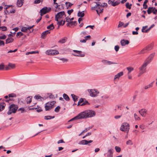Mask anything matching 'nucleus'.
Segmentation results:
<instances>
[{
  "mask_svg": "<svg viewBox=\"0 0 157 157\" xmlns=\"http://www.w3.org/2000/svg\"><path fill=\"white\" fill-rule=\"evenodd\" d=\"M80 119H86L94 117L95 115V112L94 110L87 109L79 114Z\"/></svg>",
  "mask_w": 157,
  "mask_h": 157,
  "instance_id": "1",
  "label": "nucleus"
},
{
  "mask_svg": "<svg viewBox=\"0 0 157 157\" xmlns=\"http://www.w3.org/2000/svg\"><path fill=\"white\" fill-rule=\"evenodd\" d=\"M56 103L55 101L48 102L45 104L44 107L46 111H49L54 107V105Z\"/></svg>",
  "mask_w": 157,
  "mask_h": 157,
  "instance_id": "2",
  "label": "nucleus"
},
{
  "mask_svg": "<svg viewBox=\"0 0 157 157\" xmlns=\"http://www.w3.org/2000/svg\"><path fill=\"white\" fill-rule=\"evenodd\" d=\"M18 108V107L17 105L13 104H11L9 106V109L7 113V114L8 115H10L12 113H15Z\"/></svg>",
  "mask_w": 157,
  "mask_h": 157,
  "instance_id": "3",
  "label": "nucleus"
},
{
  "mask_svg": "<svg viewBox=\"0 0 157 157\" xmlns=\"http://www.w3.org/2000/svg\"><path fill=\"white\" fill-rule=\"evenodd\" d=\"M120 130L124 132H127L128 133L129 129V125L127 123H123L120 128Z\"/></svg>",
  "mask_w": 157,
  "mask_h": 157,
  "instance_id": "4",
  "label": "nucleus"
},
{
  "mask_svg": "<svg viewBox=\"0 0 157 157\" xmlns=\"http://www.w3.org/2000/svg\"><path fill=\"white\" fill-rule=\"evenodd\" d=\"M88 91L89 93L90 96L92 97L97 96L99 93V92L96 89H89Z\"/></svg>",
  "mask_w": 157,
  "mask_h": 157,
  "instance_id": "5",
  "label": "nucleus"
},
{
  "mask_svg": "<svg viewBox=\"0 0 157 157\" xmlns=\"http://www.w3.org/2000/svg\"><path fill=\"white\" fill-rule=\"evenodd\" d=\"M46 54L48 55L54 56L59 54V52L56 50L49 49L47 50L45 52Z\"/></svg>",
  "mask_w": 157,
  "mask_h": 157,
  "instance_id": "6",
  "label": "nucleus"
},
{
  "mask_svg": "<svg viewBox=\"0 0 157 157\" xmlns=\"http://www.w3.org/2000/svg\"><path fill=\"white\" fill-rule=\"evenodd\" d=\"M148 64L149 62H147L145 61L141 67L139 69L140 71L141 72V73H144L146 71V67Z\"/></svg>",
  "mask_w": 157,
  "mask_h": 157,
  "instance_id": "7",
  "label": "nucleus"
},
{
  "mask_svg": "<svg viewBox=\"0 0 157 157\" xmlns=\"http://www.w3.org/2000/svg\"><path fill=\"white\" fill-rule=\"evenodd\" d=\"M51 8L50 7L48 8L47 7H44L40 10L41 15L42 16V15H44L46 13L49 12L51 11Z\"/></svg>",
  "mask_w": 157,
  "mask_h": 157,
  "instance_id": "8",
  "label": "nucleus"
},
{
  "mask_svg": "<svg viewBox=\"0 0 157 157\" xmlns=\"http://www.w3.org/2000/svg\"><path fill=\"white\" fill-rule=\"evenodd\" d=\"M73 51L78 54H72V55L74 56L80 57H83L85 56V54H81L82 52V51H81L76 50H73Z\"/></svg>",
  "mask_w": 157,
  "mask_h": 157,
  "instance_id": "9",
  "label": "nucleus"
},
{
  "mask_svg": "<svg viewBox=\"0 0 157 157\" xmlns=\"http://www.w3.org/2000/svg\"><path fill=\"white\" fill-rule=\"evenodd\" d=\"M147 12L148 14H150L152 12L153 14H155L157 13V10L155 7H149L147 10Z\"/></svg>",
  "mask_w": 157,
  "mask_h": 157,
  "instance_id": "10",
  "label": "nucleus"
},
{
  "mask_svg": "<svg viewBox=\"0 0 157 157\" xmlns=\"http://www.w3.org/2000/svg\"><path fill=\"white\" fill-rule=\"evenodd\" d=\"M152 48L151 45H148L143 49L139 52L140 54H143L147 52V51L150 50Z\"/></svg>",
  "mask_w": 157,
  "mask_h": 157,
  "instance_id": "11",
  "label": "nucleus"
},
{
  "mask_svg": "<svg viewBox=\"0 0 157 157\" xmlns=\"http://www.w3.org/2000/svg\"><path fill=\"white\" fill-rule=\"evenodd\" d=\"M101 62L103 63L104 65H110L111 64H117V63H116L113 62H111V61H108L105 59H103L101 60Z\"/></svg>",
  "mask_w": 157,
  "mask_h": 157,
  "instance_id": "12",
  "label": "nucleus"
},
{
  "mask_svg": "<svg viewBox=\"0 0 157 157\" xmlns=\"http://www.w3.org/2000/svg\"><path fill=\"white\" fill-rule=\"evenodd\" d=\"M147 111L144 109H141L139 111V113L143 117H145L147 113Z\"/></svg>",
  "mask_w": 157,
  "mask_h": 157,
  "instance_id": "13",
  "label": "nucleus"
},
{
  "mask_svg": "<svg viewBox=\"0 0 157 157\" xmlns=\"http://www.w3.org/2000/svg\"><path fill=\"white\" fill-rule=\"evenodd\" d=\"M34 26L33 25L31 26H28V27H22L21 29V31L23 32H26L28 30H30L33 28Z\"/></svg>",
  "mask_w": 157,
  "mask_h": 157,
  "instance_id": "14",
  "label": "nucleus"
},
{
  "mask_svg": "<svg viewBox=\"0 0 157 157\" xmlns=\"http://www.w3.org/2000/svg\"><path fill=\"white\" fill-rule=\"evenodd\" d=\"M155 53H153L151 54L150 56L148 57V58L145 61L146 62H149V63L151 61V60L152 59L153 57L154 56Z\"/></svg>",
  "mask_w": 157,
  "mask_h": 157,
  "instance_id": "15",
  "label": "nucleus"
},
{
  "mask_svg": "<svg viewBox=\"0 0 157 157\" xmlns=\"http://www.w3.org/2000/svg\"><path fill=\"white\" fill-rule=\"evenodd\" d=\"M129 41L126 40H122L121 41V44L122 46H124L129 44Z\"/></svg>",
  "mask_w": 157,
  "mask_h": 157,
  "instance_id": "16",
  "label": "nucleus"
},
{
  "mask_svg": "<svg viewBox=\"0 0 157 157\" xmlns=\"http://www.w3.org/2000/svg\"><path fill=\"white\" fill-rule=\"evenodd\" d=\"M65 15V13L64 11H61L58 13L56 15V17H57L59 18L62 17L63 16Z\"/></svg>",
  "mask_w": 157,
  "mask_h": 157,
  "instance_id": "17",
  "label": "nucleus"
},
{
  "mask_svg": "<svg viewBox=\"0 0 157 157\" xmlns=\"http://www.w3.org/2000/svg\"><path fill=\"white\" fill-rule=\"evenodd\" d=\"M8 97L9 98V100H7L6 101V102H8L10 100H11L12 99L10 98H15L16 97V95L13 93L11 94H9L8 95Z\"/></svg>",
  "mask_w": 157,
  "mask_h": 157,
  "instance_id": "18",
  "label": "nucleus"
},
{
  "mask_svg": "<svg viewBox=\"0 0 157 157\" xmlns=\"http://www.w3.org/2000/svg\"><path fill=\"white\" fill-rule=\"evenodd\" d=\"M6 105L4 102L0 103V112L4 109Z\"/></svg>",
  "mask_w": 157,
  "mask_h": 157,
  "instance_id": "19",
  "label": "nucleus"
},
{
  "mask_svg": "<svg viewBox=\"0 0 157 157\" xmlns=\"http://www.w3.org/2000/svg\"><path fill=\"white\" fill-rule=\"evenodd\" d=\"M67 40L66 37H64L60 39L58 41V43L61 44H63L66 42Z\"/></svg>",
  "mask_w": 157,
  "mask_h": 157,
  "instance_id": "20",
  "label": "nucleus"
},
{
  "mask_svg": "<svg viewBox=\"0 0 157 157\" xmlns=\"http://www.w3.org/2000/svg\"><path fill=\"white\" fill-rule=\"evenodd\" d=\"M124 73L122 71L118 73L117 74L115 75L114 76V79H116L117 78H119L121 76L123 75Z\"/></svg>",
  "mask_w": 157,
  "mask_h": 157,
  "instance_id": "21",
  "label": "nucleus"
},
{
  "mask_svg": "<svg viewBox=\"0 0 157 157\" xmlns=\"http://www.w3.org/2000/svg\"><path fill=\"white\" fill-rule=\"evenodd\" d=\"M50 32L49 30H46L42 33L41 35V37L43 39H44L45 38L46 35L50 33Z\"/></svg>",
  "mask_w": 157,
  "mask_h": 157,
  "instance_id": "22",
  "label": "nucleus"
},
{
  "mask_svg": "<svg viewBox=\"0 0 157 157\" xmlns=\"http://www.w3.org/2000/svg\"><path fill=\"white\" fill-rule=\"evenodd\" d=\"M34 98L36 99L39 100L41 101H43L44 100V98H43L41 97L39 95H35L34 96Z\"/></svg>",
  "mask_w": 157,
  "mask_h": 157,
  "instance_id": "23",
  "label": "nucleus"
},
{
  "mask_svg": "<svg viewBox=\"0 0 157 157\" xmlns=\"http://www.w3.org/2000/svg\"><path fill=\"white\" fill-rule=\"evenodd\" d=\"M24 0H17V5L18 7H21L23 5V3Z\"/></svg>",
  "mask_w": 157,
  "mask_h": 157,
  "instance_id": "24",
  "label": "nucleus"
},
{
  "mask_svg": "<svg viewBox=\"0 0 157 157\" xmlns=\"http://www.w3.org/2000/svg\"><path fill=\"white\" fill-rule=\"evenodd\" d=\"M154 82V81L152 82H151V83H150L149 84L145 86L144 87V89L147 90L149 88L152 87L153 86V84Z\"/></svg>",
  "mask_w": 157,
  "mask_h": 157,
  "instance_id": "25",
  "label": "nucleus"
},
{
  "mask_svg": "<svg viewBox=\"0 0 157 157\" xmlns=\"http://www.w3.org/2000/svg\"><path fill=\"white\" fill-rule=\"evenodd\" d=\"M32 97H28L26 99V101L27 104H30L32 101Z\"/></svg>",
  "mask_w": 157,
  "mask_h": 157,
  "instance_id": "26",
  "label": "nucleus"
},
{
  "mask_svg": "<svg viewBox=\"0 0 157 157\" xmlns=\"http://www.w3.org/2000/svg\"><path fill=\"white\" fill-rule=\"evenodd\" d=\"M13 41V39L11 38H8L6 40V44L12 43Z\"/></svg>",
  "mask_w": 157,
  "mask_h": 157,
  "instance_id": "27",
  "label": "nucleus"
},
{
  "mask_svg": "<svg viewBox=\"0 0 157 157\" xmlns=\"http://www.w3.org/2000/svg\"><path fill=\"white\" fill-rule=\"evenodd\" d=\"M120 3V2L119 1H117L115 2H113L111 3L110 4L113 6H116L118 5Z\"/></svg>",
  "mask_w": 157,
  "mask_h": 157,
  "instance_id": "28",
  "label": "nucleus"
},
{
  "mask_svg": "<svg viewBox=\"0 0 157 157\" xmlns=\"http://www.w3.org/2000/svg\"><path fill=\"white\" fill-rule=\"evenodd\" d=\"M84 11L82 12H80V11H79L78 13V17H83L84 16V14L83 13Z\"/></svg>",
  "mask_w": 157,
  "mask_h": 157,
  "instance_id": "29",
  "label": "nucleus"
},
{
  "mask_svg": "<svg viewBox=\"0 0 157 157\" xmlns=\"http://www.w3.org/2000/svg\"><path fill=\"white\" fill-rule=\"evenodd\" d=\"M80 119L79 114H78L77 116L74 117V118L70 119L69 121H71L74 120H77V119Z\"/></svg>",
  "mask_w": 157,
  "mask_h": 157,
  "instance_id": "30",
  "label": "nucleus"
},
{
  "mask_svg": "<svg viewBox=\"0 0 157 157\" xmlns=\"http://www.w3.org/2000/svg\"><path fill=\"white\" fill-rule=\"evenodd\" d=\"M55 116H45L44 117V119L46 120H48L54 118Z\"/></svg>",
  "mask_w": 157,
  "mask_h": 157,
  "instance_id": "31",
  "label": "nucleus"
},
{
  "mask_svg": "<svg viewBox=\"0 0 157 157\" xmlns=\"http://www.w3.org/2000/svg\"><path fill=\"white\" fill-rule=\"evenodd\" d=\"M63 97L67 101H69L70 100V98L66 94L64 93L63 94Z\"/></svg>",
  "mask_w": 157,
  "mask_h": 157,
  "instance_id": "32",
  "label": "nucleus"
},
{
  "mask_svg": "<svg viewBox=\"0 0 157 157\" xmlns=\"http://www.w3.org/2000/svg\"><path fill=\"white\" fill-rule=\"evenodd\" d=\"M38 107V105L34 106V105L31 106L28 108L29 110L36 109H37Z\"/></svg>",
  "mask_w": 157,
  "mask_h": 157,
  "instance_id": "33",
  "label": "nucleus"
},
{
  "mask_svg": "<svg viewBox=\"0 0 157 157\" xmlns=\"http://www.w3.org/2000/svg\"><path fill=\"white\" fill-rule=\"evenodd\" d=\"M73 100L75 102L76 101L78 100V97L74 94H71Z\"/></svg>",
  "mask_w": 157,
  "mask_h": 157,
  "instance_id": "34",
  "label": "nucleus"
},
{
  "mask_svg": "<svg viewBox=\"0 0 157 157\" xmlns=\"http://www.w3.org/2000/svg\"><path fill=\"white\" fill-rule=\"evenodd\" d=\"M39 51H32L27 52L26 53V55H28L29 54H32L35 53H38Z\"/></svg>",
  "mask_w": 157,
  "mask_h": 157,
  "instance_id": "35",
  "label": "nucleus"
},
{
  "mask_svg": "<svg viewBox=\"0 0 157 157\" xmlns=\"http://www.w3.org/2000/svg\"><path fill=\"white\" fill-rule=\"evenodd\" d=\"M148 2V0H145L144 2V4H143V8L144 9H146L147 7V5H146L147 3Z\"/></svg>",
  "mask_w": 157,
  "mask_h": 157,
  "instance_id": "36",
  "label": "nucleus"
},
{
  "mask_svg": "<svg viewBox=\"0 0 157 157\" xmlns=\"http://www.w3.org/2000/svg\"><path fill=\"white\" fill-rule=\"evenodd\" d=\"M127 69L128 71V74H129L132 71L134 70L133 68L131 67H127Z\"/></svg>",
  "mask_w": 157,
  "mask_h": 157,
  "instance_id": "37",
  "label": "nucleus"
},
{
  "mask_svg": "<svg viewBox=\"0 0 157 157\" xmlns=\"http://www.w3.org/2000/svg\"><path fill=\"white\" fill-rule=\"evenodd\" d=\"M86 140H81L80 142L78 144H82V145H86Z\"/></svg>",
  "mask_w": 157,
  "mask_h": 157,
  "instance_id": "38",
  "label": "nucleus"
},
{
  "mask_svg": "<svg viewBox=\"0 0 157 157\" xmlns=\"http://www.w3.org/2000/svg\"><path fill=\"white\" fill-rule=\"evenodd\" d=\"M54 28L53 24H51L47 27V29H53Z\"/></svg>",
  "mask_w": 157,
  "mask_h": 157,
  "instance_id": "39",
  "label": "nucleus"
},
{
  "mask_svg": "<svg viewBox=\"0 0 157 157\" xmlns=\"http://www.w3.org/2000/svg\"><path fill=\"white\" fill-rule=\"evenodd\" d=\"M90 104L87 101L85 100V101H83V102L80 105L83 106L85 105H89Z\"/></svg>",
  "mask_w": 157,
  "mask_h": 157,
  "instance_id": "40",
  "label": "nucleus"
},
{
  "mask_svg": "<svg viewBox=\"0 0 157 157\" xmlns=\"http://www.w3.org/2000/svg\"><path fill=\"white\" fill-rule=\"evenodd\" d=\"M59 59L61 60L63 63L66 62H67L68 59H67L65 58H58Z\"/></svg>",
  "mask_w": 157,
  "mask_h": 157,
  "instance_id": "41",
  "label": "nucleus"
},
{
  "mask_svg": "<svg viewBox=\"0 0 157 157\" xmlns=\"http://www.w3.org/2000/svg\"><path fill=\"white\" fill-rule=\"evenodd\" d=\"M115 148L117 152H120L121 151V148L120 147L118 146H115Z\"/></svg>",
  "mask_w": 157,
  "mask_h": 157,
  "instance_id": "42",
  "label": "nucleus"
},
{
  "mask_svg": "<svg viewBox=\"0 0 157 157\" xmlns=\"http://www.w3.org/2000/svg\"><path fill=\"white\" fill-rule=\"evenodd\" d=\"M134 115L136 120L139 121L140 120V118L136 113H134Z\"/></svg>",
  "mask_w": 157,
  "mask_h": 157,
  "instance_id": "43",
  "label": "nucleus"
},
{
  "mask_svg": "<svg viewBox=\"0 0 157 157\" xmlns=\"http://www.w3.org/2000/svg\"><path fill=\"white\" fill-rule=\"evenodd\" d=\"M65 4L66 6H67L68 7H67V9H68V7L72 6L73 5V4H71V3L69 2H66L65 3Z\"/></svg>",
  "mask_w": 157,
  "mask_h": 157,
  "instance_id": "44",
  "label": "nucleus"
},
{
  "mask_svg": "<svg viewBox=\"0 0 157 157\" xmlns=\"http://www.w3.org/2000/svg\"><path fill=\"white\" fill-rule=\"evenodd\" d=\"M155 26V25L153 24H152V25H151L149 28L148 29H147V30H145L144 32H145V33H147L148 32L149 30H150L154 26Z\"/></svg>",
  "mask_w": 157,
  "mask_h": 157,
  "instance_id": "45",
  "label": "nucleus"
},
{
  "mask_svg": "<svg viewBox=\"0 0 157 157\" xmlns=\"http://www.w3.org/2000/svg\"><path fill=\"white\" fill-rule=\"evenodd\" d=\"M132 6V4H131L130 5L129 4V3L128 2H127L126 3V7L128 9H131V6Z\"/></svg>",
  "mask_w": 157,
  "mask_h": 157,
  "instance_id": "46",
  "label": "nucleus"
},
{
  "mask_svg": "<svg viewBox=\"0 0 157 157\" xmlns=\"http://www.w3.org/2000/svg\"><path fill=\"white\" fill-rule=\"evenodd\" d=\"M60 109V107L59 106H58L55 108L54 111L55 112L58 113L59 112Z\"/></svg>",
  "mask_w": 157,
  "mask_h": 157,
  "instance_id": "47",
  "label": "nucleus"
},
{
  "mask_svg": "<svg viewBox=\"0 0 157 157\" xmlns=\"http://www.w3.org/2000/svg\"><path fill=\"white\" fill-rule=\"evenodd\" d=\"M69 23H70L71 25H75L77 24V22L76 21H70L69 22Z\"/></svg>",
  "mask_w": 157,
  "mask_h": 157,
  "instance_id": "48",
  "label": "nucleus"
},
{
  "mask_svg": "<svg viewBox=\"0 0 157 157\" xmlns=\"http://www.w3.org/2000/svg\"><path fill=\"white\" fill-rule=\"evenodd\" d=\"M126 144L127 145H132L133 143L131 140H129L126 142Z\"/></svg>",
  "mask_w": 157,
  "mask_h": 157,
  "instance_id": "49",
  "label": "nucleus"
},
{
  "mask_svg": "<svg viewBox=\"0 0 157 157\" xmlns=\"http://www.w3.org/2000/svg\"><path fill=\"white\" fill-rule=\"evenodd\" d=\"M91 9L92 10H95L96 9H98V5H97V4L94 6H92L91 7Z\"/></svg>",
  "mask_w": 157,
  "mask_h": 157,
  "instance_id": "50",
  "label": "nucleus"
},
{
  "mask_svg": "<svg viewBox=\"0 0 157 157\" xmlns=\"http://www.w3.org/2000/svg\"><path fill=\"white\" fill-rule=\"evenodd\" d=\"M119 48L120 47L118 45H116L114 47V49L116 52H117L119 51Z\"/></svg>",
  "mask_w": 157,
  "mask_h": 157,
  "instance_id": "51",
  "label": "nucleus"
},
{
  "mask_svg": "<svg viewBox=\"0 0 157 157\" xmlns=\"http://www.w3.org/2000/svg\"><path fill=\"white\" fill-rule=\"evenodd\" d=\"M0 29L2 30V31H6L7 30V28L6 27L3 26L0 27Z\"/></svg>",
  "mask_w": 157,
  "mask_h": 157,
  "instance_id": "52",
  "label": "nucleus"
},
{
  "mask_svg": "<svg viewBox=\"0 0 157 157\" xmlns=\"http://www.w3.org/2000/svg\"><path fill=\"white\" fill-rule=\"evenodd\" d=\"M94 3L97 4V5H98V9H100V7H102V4H101L100 2H98V3H97L96 2H94Z\"/></svg>",
  "mask_w": 157,
  "mask_h": 157,
  "instance_id": "53",
  "label": "nucleus"
},
{
  "mask_svg": "<svg viewBox=\"0 0 157 157\" xmlns=\"http://www.w3.org/2000/svg\"><path fill=\"white\" fill-rule=\"evenodd\" d=\"M83 102V99L82 98H81L79 100V101L78 102V105H80V104L81 103H82Z\"/></svg>",
  "mask_w": 157,
  "mask_h": 157,
  "instance_id": "54",
  "label": "nucleus"
},
{
  "mask_svg": "<svg viewBox=\"0 0 157 157\" xmlns=\"http://www.w3.org/2000/svg\"><path fill=\"white\" fill-rule=\"evenodd\" d=\"M124 25V23L123 22H122L121 21H120L119 22V24L118 25V27L119 28L120 27H121L123 25Z\"/></svg>",
  "mask_w": 157,
  "mask_h": 157,
  "instance_id": "55",
  "label": "nucleus"
},
{
  "mask_svg": "<svg viewBox=\"0 0 157 157\" xmlns=\"http://www.w3.org/2000/svg\"><path fill=\"white\" fill-rule=\"evenodd\" d=\"M91 38V36L90 35H88L86 36H85L84 37V39L86 40V41L87 40L90 39Z\"/></svg>",
  "mask_w": 157,
  "mask_h": 157,
  "instance_id": "56",
  "label": "nucleus"
},
{
  "mask_svg": "<svg viewBox=\"0 0 157 157\" xmlns=\"http://www.w3.org/2000/svg\"><path fill=\"white\" fill-rule=\"evenodd\" d=\"M8 66L12 68H13L15 67V65L11 63H9L8 64Z\"/></svg>",
  "mask_w": 157,
  "mask_h": 157,
  "instance_id": "57",
  "label": "nucleus"
},
{
  "mask_svg": "<svg viewBox=\"0 0 157 157\" xmlns=\"http://www.w3.org/2000/svg\"><path fill=\"white\" fill-rule=\"evenodd\" d=\"M6 37V36L5 35H3L2 36H0V40H4L5 39Z\"/></svg>",
  "mask_w": 157,
  "mask_h": 157,
  "instance_id": "58",
  "label": "nucleus"
},
{
  "mask_svg": "<svg viewBox=\"0 0 157 157\" xmlns=\"http://www.w3.org/2000/svg\"><path fill=\"white\" fill-rule=\"evenodd\" d=\"M36 111L37 112H40L42 111V109L39 106H38L37 109H36Z\"/></svg>",
  "mask_w": 157,
  "mask_h": 157,
  "instance_id": "59",
  "label": "nucleus"
},
{
  "mask_svg": "<svg viewBox=\"0 0 157 157\" xmlns=\"http://www.w3.org/2000/svg\"><path fill=\"white\" fill-rule=\"evenodd\" d=\"M23 35V34L22 32H18L17 33V36H22Z\"/></svg>",
  "mask_w": 157,
  "mask_h": 157,
  "instance_id": "60",
  "label": "nucleus"
},
{
  "mask_svg": "<svg viewBox=\"0 0 157 157\" xmlns=\"http://www.w3.org/2000/svg\"><path fill=\"white\" fill-rule=\"evenodd\" d=\"M5 43L4 41L0 40V46H4Z\"/></svg>",
  "mask_w": 157,
  "mask_h": 157,
  "instance_id": "61",
  "label": "nucleus"
},
{
  "mask_svg": "<svg viewBox=\"0 0 157 157\" xmlns=\"http://www.w3.org/2000/svg\"><path fill=\"white\" fill-rule=\"evenodd\" d=\"M73 11V9H71V10H68L67 13L69 15H70L72 13Z\"/></svg>",
  "mask_w": 157,
  "mask_h": 157,
  "instance_id": "62",
  "label": "nucleus"
},
{
  "mask_svg": "<svg viewBox=\"0 0 157 157\" xmlns=\"http://www.w3.org/2000/svg\"><path fill=\"white\" fill-rule=\"evenodd\" d=\"M20 110H21V113H23L24 112V111H25L24 109L23 108H19L18 109V111H20Z\"/></svg>",
  "mask_w": 157,
  "mask_h": 157,
  "instance_id": "63",
  "label": "nucleus"
},
{
  "mask_svg": "<svg viewBox=\"0 0 157 157\" xmlns=\"http://www.w3.org/2000/svg\"><path fill=\"white\" fill-rule=\"evenodd\" d=\"M15 10L14 9H12L10 10L9 13H14L15 12Z\"/></svg>",
  "mask_w": 157,
  "mask_h": 157,
  "instance_id": "64",
  "label": "nucleus"
}]
</instances>
